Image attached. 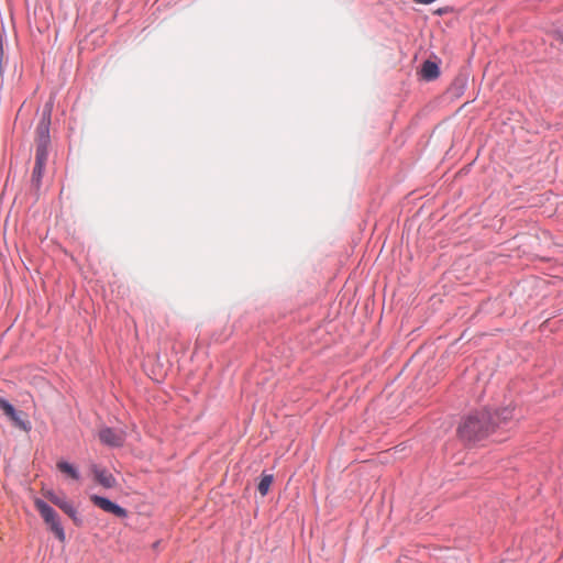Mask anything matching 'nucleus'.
Segmentation results:
<instances>
[{"label": "nucleus", "mask_w": 563, "mask_h": 563, "mask_svg": "<svg viewBox=\"0 0 563 563\" xmlns=\"http://www.w3.org/2000/svg\"><path fill=\"white\" fill-rule=\"evenodd\" d=\"M90 500L93 503L95 506L99 507L106 512L114 515L118 518H125L128 516L126 509L122 508L121 506L112 503L111 500L104 497L91 495Z\"/></svg>", "instance_id": "6"}, {"label": "nucleus", "mask_w": 563, "mask_h": 563, "mask_svg": "<svg viewBox=\"0 0 563 563\" xmlns=\"http://www.w3.org/2000/svg\"><path fill=\"white\" fill-rule=\"evenodd\" d=\"M98 437L101 443L113 448L122 446L125 441V432L123 430L109 427L101 428Z\"/></svg>", "instance_id": "4"}, {"label": "nucleus", "mask_w": 563, "mask_h": 563, "mask_svg": "<svg viewBox=\"0 0 563 563\" xmlns=\"http://www.w3.org/2000/svg\"><path fill=\"white\" fill-rule=\"evenodd\" d=\"M23 412H16V415L13 417L12 422L15 427L20 428L21 430L29 431L31 429V424L27 420L23 418Z\"/></svg>", "instance_id": "12"}, {"label": "nucleus", "mask_w": 563, "mask_h": 563, "mask_svg": "<svg viewBox=\"0 0 563 563\" xmlns=\"http://www.w3.org/2000/svg\"><path fill=\"white\" fill-rule=\"evenodd\" d=\"M0 409L3 410L5 416H8L11 420L18 412L14 409V407L9 401H7L4 398H0Z\"/></svg>", "instance_id": "14"}, {"label": "nucleus", "mask_w": 563, "mask_h": 563, "mask_svg": "<svg viewBox=\"0 0 563 563\" xmlns=\"http://www.w3.org/2000/svg\"><path fill=\"white\" fill-rule=\"evenodd\" d=\"M415 3L429 4L434 2L435 0H412Z\"/></svg>", "instance_id": "17"}, {"label": "nucleus", "mask_w": 563, "mask_h": 563, "mask_svg": "<svg viewBox=\"0 0 563 563\" xmlns=\"http://www.w3.org/2000/svg\"><path fill=\"white\" fill-rule=\"evenodd\" d=\"M421 75L427 80L435 79L439 76V67L431 60H426L421 67Z\"/></svg>", "instance_id": "9"}, {"label": "nucleus", "mask_w": 563, "mask_h": 563, "mask_svg": "<svg viewBox=\"0 0 563 563\" xmlns=\"http://www.w3.org/2000/svg\"><path fill=\"white\" fill-rule=\"evenodd\" d=\"M494 430L492 416L483 410L470 415L459 427V435L467 442H473L487 437Z\"/></svg>", "instance_id": "1"}, {"label": "nucleus", "mask_w": 563, "mask_h": 563, "mask_svg": "<svg viewBox=\"0 0 563 563\" xmlns=\"http://www.w3.org/2000/svg\"><path fill=\"white\" fill-rule=\"evenodd\" d=\"M48 148H35V164L32 173V184L35 188L41 187L42 176L47 163Z\"/></svg>", "instance_id": "5"}, {"label": "nucleus", "mask_w": 563, "mask_h": 563, "mask_svg": "<svg viewBox=\"0 0 563 563\" xmlns=\"http://www.w3.org/2000/svg\"><path fill=\"white\" fill-rule=\"evenodd\" d=\"M0 409L3 410L5 416H8L11 420L18 412L14 409V407L9 401H7L4 398H0Z\"/></svg>", "instance_id": "13"}, {"label": "nucleus", "mask_w": 563, "mask_h": 563, "mask_svg": "<svg viewBox=\"0 0 563 563\" xmlns=\"http://www.w3.org/2000/svg\"><path fill=\"white\" fill-rule=\"evenodd\" d=\"M497 416L501 421H507L512 418V409L504 408Z\"/></svg>", "instance_id": "16"}, {"label": "nucleus", "mask_w": 563, "mask_h": 563, "mask_svg": "<svg viewBox=\"0 0 563 563\" xmlns=\"http://www.w3.org/2000/svg\"><path fill=\"white\" fill-rule=\"evenodd\" d=\"M446 12H448V10L445 8H442V9L437 10L435 14L442 15V14H444Z\"/></svg>", "instance_id": "18"}, {"label": "nucleus", "mask_w": 563, "mask_h": 563, "mask_svg": "<svg viewBox=\"0 0 563 563\" xmlns=\"http://www.w3.org/2000/svg\"><path fill=\"white\" fill-rule=\"evenodd\" d=\"M44 496L54 505L59 507L65 514H67L69 517L74 518L76 515V509L74 506L64 497L59 496L52 490L44 492Z\"/></svg>", "instance_id": "7"}, {"label": "nucleus", "mask_w": 563, "mask_h": 563, "mask_svg": "<svg viewBox=\"0 0 563 563\" xmlns=\"http://www.w3.org/2000/svg\"><path fill=\"white\" fill-rule=\"evenodd\" d=\"M273 475L264 474L257 485V489L262 496H266L273 483Z\"/></svg>", "instance_id": "11"}, {"label": "nucleus", "mask_w": 563, "mask_h": 563, "mask_svg": "<svg viewBox=\"0 0 563 563\" xmlns=\"http://www.w3.org/2000/svg\"><path fill=\"white\" fill-rule=\"evenodd\" d=\"M92 472L96 481L104 488H112L117 485V479L110 472L98 467H95Z\"/></svg>", "instance_id": "8"}, {"label": "nucleus", "mask_w": 563, "mask_h": 563, "mask_svg": "<svg viewBox=\"0 0 563 563\" xmlns=\"http://www.w3.org/2000/svg\"><path fill=\"white\" fill-rule=\"evenodd\" d=\"M57 468L62 472V473H65L67 474L69 477H71L73 479H78L79 478V473L78 471L76 470L75 466H73L71 464H69L68 462H65V461H60L57 463Z\"/></svg>", "instance_id": "10"}, {"label": "nucleus", "mask_w": 563, "mask_h": 563, "mask_svg": "<svg viewBox=\"0 0 563 563\" xmlns=\"http://www.w3.org/2000/svg\"><path fill=\"white\" fill-rule=\"evenodd\" d=\"M34 505L37 511L40 512L41 517L43 518L44 522L48 526L49 530L55 534V537L60 542H64L66 536L64 528L59 522L56 511L52 507H49L45 501L38 498L35 499Z\"/></svg>", "instance_id": "2"}, {"label": "nucleus", "mask_w": 563, "mask_h": 563, "mask_svg": "<svg viewBox=\"0 0 563 563\" xmlns=\"http://www.w3.org/2000/svg\"><path fill=\"white\" fill-rule=\"evenodd\" d=\"M52 115V106L47 103L43 110L42 119L36 128L35 145L36 147L48 148L49 145V124Z\"/></svg>", "instance_id": "3"}, {"label": "nucleus", "mask_w": 563, "mask_h": 563, "mask_svg": "<svg viewBox=\"0 0 563 563\" xmlns=\"http://www.w3.org/2000/svg\"><path fill=\"white\" fill-rule=\"evenodd\" d=\"M0 409L3 410L5 416H8L11 420L18 412L14 409V407L9 401H7L4 398H0Z\"/></svg>", "instance_id": "15"}]
</instances>
